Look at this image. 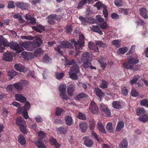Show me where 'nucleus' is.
Segmentation results:
<instances>
[{"label":"nucleus","mask_w":148,"mask_h":148,"mask_svg":"<svg viewBox=\"0 0 148 148\" xmlns=\"http://www.w3.org/2000/svg\"><path fill=\"white\" fill-rule=\"evenodd\" d=\"M78 118L79 119L82 120H85L86 119V116L85 114L80 112H79Z\"/></svg>","instance_id":"338daca9"},{"label":"nucleus","mask_w":148,"mask_h":148,"mask_svg":"<svg viewBox=\"0 0 148 148\" xmlns=\"http://www.w3.org/2000/svg\"><path fill=\"white\" fill-rule=\"evenodd\" d=\"M94 91L95 92L96 95L100 98L104 95V93L99 88H95Z\"/></svg>","instance_id":"cd10ccee"},{"label":"nucleus","mask_w":148,"mask_h":148,"mask_svg":"<svg viewBox=\"0 0 148 148\" xmlns=\"http://www.w3.org/2000/svg\"><path fill=\"white\" fill-rule=\"evenodd\" d=\"M56 114L57 116L61 115V114H63L64 112L62 108L59 107L56 108Z\"/></svg>","instance_id":"a19ab883"},{"label":"nucleus","mask_w":148,"mask_h":148,"mask_svg":"<svg viewBox=\"0 0 148 148\" xmlns=\"http://www.w3.org/2000/svg\"><path fill=\"white\" fill-rule=\"evenodd\" d=\"M100 87L103 88H107L108 83L106 82L105 81H102Z\"/></svg>","instance_id":"052dcab7"},{"label":"nucleus","mask_w":148,"mask_h":148,"mask_svg":"<svg viewBox=\"0 0 148 148\" xmlns=\"http://www.w3.org/2000/svg\"><path fill=\"white\" fill-rule=\"evenodd\" d=\"M128 146V142L126 140H123L120 144V148H126Z\"/></svg>","instance_id":"f704fd0d"},{"label":"nucleus","mask_w":148,"mask_h":148,"mask_svg":"<svg viewBox=\"0 0 148 148\" xmlns=\"http://www.w3.org/2000/svg\"><path fill=\"white\" fill-rule=\"evenodd\" d=\"M82 62L83 63V66L85 69L89 68L90 65L91 64V60Z\"/></svg>","instance_id":"ea45409f"},{"label":"nucleus","mask_w":148,"mask_h":148,"mask_svg":"<svg viewBox=\"0 0 148 148\" xmlns=\"http://www.w3.org/2000/svg\"><path fill=\"white\" fill-rule=\"evenodd\" d=\"M90 55L88 52H84L82 54L81 58L82 61H85L90 60Z\"/></svg>","instance_id":"4468645a"},{"label":"nucleus","mask_w":148,"mask_h":148,"mask_svg":"<svg viewBox=\"0 0 148 148\" xmlns=\"http://www.w3.org/2000/svg\"><path fill=\"white\" fill-rule=\"evenodd\" d=\"M16 112L19 114H22L23 115L25 119H27L29 118L27 112L24 107L21 108L18 107L16 110Z\"/></svg>","instance_id":"39448f33"},{"label":"nucleus","mask_w":148,"mask_h":148,"mask_svg":"<svg viewBox=\"0 0 148 148\" xmlns=\"http://www.w3.org/2000/svg\"><path fill=\"white\" fill-rule=\"evenodd\" d=\"M124 125L122 121H119L117 123L116 130L117 131H120L124 127Z\"/></svg>","instance_id":"e433bc0d"},{"label":"nucleus","mask_w":148,"mask_h":148,"mask_svg":"<svg viewBox=\"0 0 148 148\" xmlns=\"http://www.w3.org/2000/svg\"><path fill=\"white\" fill-rule=\"evenodd\" d=\"M18 141L22 145H25L26 144V140L24 136L20 134L18 136Z\"/></svg>","instance_id":"aec40b11"},{"label":"nucleus","mask_w":148,"mask_h":148,"mask_svg":"<svg viewBox=\"0 0 148 148\" xmlns=\"http://www.w3.org/2000/svg\"><path fill=\"white\" fill-rule=\"evenodd\" d=\"M121 42L120 40H114L112 42V44L115 47L119 48L121 46Z\"/></svg>","instance_id":"4c0bfd02"},{"label":"nucleus","mask_w":148,"mask_h":148,"mask_svg":"<svg viewBox=\"0 0 148 148\" xmlns=\"http://www.w3.org/2000/svg\"><path fill=\"white\" fill-rule=\"evenodd\" d=\"M35 144L38 147V148H47L42 140L40 139H38L36 140L35 143Z\"/></svg>","instance_id":"dca6fc26"},{"label":"nucleus","mask_w":148,"mask_h":148,"mask_svg":"<svg viewBox=\"0 0 148 148\" xmlns=\"http://www.w3.org/2000/svg\"><path fill=\"white\" fill-rule=\"evenodd\" d=\"M44 51L42 50L40 48H38L36 49L34 53V57H38L40 56L43 54Z\"/></svg>","instance_id":"393cba45"},{"label":"nucleus","mask_w":148,"mask_h":148,"mask_svg":"<svg viewBox=\"0 0 148 148\" xmlns=\"http://www.w3.org/2000/svg\"><path fill=\"white\" fill-rule=\"evenodd\" d=\"M0 52H2L4 49V47L8 46L11 49L14 50L17 53H20L24 49L22 47H20L15 42L9 43V42L2 36H0Z\"/></svg>","instance_id":"f257e3e1"},{"label":"nucleus","mask_w":148,"mask_h":148,"mask_svg":"<svg viewBox=\"0 0 148 148\" xmlns=\"http://www.w3.org/2000/svg\"><path fill=\"white\" fill-rule=\"evenodd\" d=\"M106 129L109 132H112L113 131V128L112 127V123L109 122L107 124Z\"/></svg>","instance_id":"37998d69"},{"label":"nucleus","mask_w":148,"mask_h":148,"mask_svg":"<svg viewBox=\"0 0 148 148\" xmlns=\"http://www.w3.org/2000/svg\"><path fill=\"white\" fill-rule=\"evenodd\" d=\"M56 130L60 134H64L67 132V130L66 127H62L57 128Z\"/></svg>","instance_id":"473e14b6"},{"label":"nucleus","mask_w":148,"mask_h":148,"mask_svg":"<svg viewBox=\"0 0 148 148\" xmlns=\"http://www.w3.org/2000/svg\"><path fill=\"white\" fill-rule=\"evenodd\" d=\"M127 61L133 65L138 63L139 62V60L136 58L129 56L127 57Z\"/></svg>","instance_id":"f3484780"},{"label":"nucleus","mask_w":148,"mask_h":148,"mask_svg":"<svg viewBox=\"0 0 148 148\" xmlns=\"http://www.w3.org/2000/svg\"><path fill=\"white\" fill-rule=\"evenodd\" d=\"M3 58L5 61H11L13 59V57L12 55L10 52H6L4 54Z\"/></svg>","instance_id":"f8f14e48"},{"label":"nucleus","mask_w":148,"mask_h":148,"mask_svg":"<svg viewBox=\"0 0 148 148\" xmlns=\"http://www.w3.org/2000/svg\"><path fill=\"white\" fill-rule=\"evenodd\" d=\"M100 108L101 111L104 112L107 116H111V111L107 106L103 105L102 103L101 104Z\"/></svg>","instance_id":"423d86ee"},{"label":"nucleus","mask_w":148,"mask_h":148,"mask_svg":"<svg viewBox=\"0 0 148 148\" xmlns=\"http://www.w3.org/2000/svg\"><path fill=\"white\" fill-rule=\"evenodd\" d=\"M113 107L115 108L119 109L121 107L120 103L118 101H114L112 103Z\"/></svg>","instance_id":"79ce46f5"},{"label":"nucleus","mask_w":148,"mask_h":148,"mask_svg":"<svg viewBox=\"0 0 148 148\" xmlns=\"http://www.w3.org/2000/svg\"><path fill=\"white\" fill-rule=\"evenodd\" d=\"M100 27L102 29H108L109 26L106 22H104L100 24Z\"/></svg>","instance_id":"c03bdc74"},{"label":"nucleus","mask_w":148,"mask_h":148,"mask_svg":"<svg viewBox=\"0 0 148 148\" xmlns=\"http://www.w3.org/2000/svg\"><path fill=\"white\" fill-rule=\"evenodd\" d=\"M35 119L36 122L37 123H41L43 120L42 117L39 115L36 116H35Z\"/></svg>","instance_id":"0e129e2a"},{"label":"nucleus","mask_w":148,"mask_h":148,"mask_svg":"<svg viewBox=\"0 0 148 148\" xmlns=\"http://www.w3.org/2000/svg\"><path fill=\"white\" fill-rule=\"evenodd\" d=\"M79 40L77 42H76L75 39L71 40V42L73 44L75 45V47L77 48L78 47L81 48L84 45V35L81 34L79 36Z\"/></svg>","instance_id":"7ed1b4c3"},{"label":"nucleus","mask_w":148,"mask_h":148,"mask_svg":"<svg viewBox=\"0 0 148 148\" xmlns=\"http://www.w3.org/2000/svg\"><path fill=\"white\" fill-rule=\"evenodd\" d=\"M20 129L21 132L24 134L27 133V131L26 129V124L25 125H23L19 127Z\"/></svg>","instance_id":"603ef678"},{"label":"nucleus","mask_w":148,"mask_h":148,"mask_svg":"<svg viewBox=\"0 0 148 148\" xmlns=\"http://www.w3.org/2000/svg\"><path fill=\"white\" fill-rule=\"evenodd\" d=\"M90 124L89 125V128L90 130H93L95 127V120L93 119H91L89 121Z\"/></svg>","instance_id":"de8ad7c7"},{"label":"nucleus","mask_w":148,"mask_h":148,"mask_svg":"<svg viewBox=\"0 0 148 148\" xmlns=\"http://www.w3.org/2000/svg\"><path fill=\"white\" fill-rule=\"evenodd\" d=\"M79 126L82 132H85L87 128V125L86 123L83 122L79 123Z\"/></svg>","instance_id":"b1692460"},{"label":"nucleus","mask_w":148,"mask_h":148,"mask_svg":"<svg viewBox=\"0 0 148 148\" xmlns=\"http://www.w3.org/2000/svg\"><path fill=\"white\" fill-rule=\"evenodd\" d=\"M8 75L10 77V79H11L16 75V72L13 70L9 71L8 72Z\"/></svg>","instance_id":"49530a36"},{"label":"nucleus","mask_w":148,"mask_h":148,"mask_svg":"<svg viewBox=\"0 0 148 148\" xmlns=\"http://www.w3.org/2000/svg\"><path fill=\"white\" fill-rule=\"evenodd\" d=\"M48 22L50 24L54 23V19L57 20L56 16L55 14H51L49 15L48 17Z\"/></svg>","instance_id":"c85d7f7f"},{"label":"nucleus","mask_w":148,"mask_h":148,"mask_svg":"<svg viewBox=\"0 0 148 148\" xmlns=\"http://www.w3.org/2000/svg\"><path fill=\"white\" fill-rule=\"evenodd\" d=\"M131 94L132 96L136 97L138 95V93L137 92L136 90L134 88H132Z\"/></svg>","instance_id":"69168bd1"},{"label":"nucleus","mask_w":148,"mask_h":148,"mask_svg":"<svg viewBox=\"0 0 148 148\" xmlns=\"http://www.w3.org/2000/svg\"><path fill=\"white\" fill-rule=\"evenodd\" d=\"M79 18L81 21L82 23L84 25H86L87 23H88V19H86L82 16H80L79 17Z\"/></svg>","instance_id":"5fc2aeb1"},{"label":"nucleus","mask_w":148,"mask_h":148,"mask_svg":"<svg viewBox=\"0 0 148 148\" xmlns=\"http://www.w3.org/2000/svg\"><path fill=\"white\" fill-rule=\"evenodd\" d=\"M28 84L26 80H22L19 82L15 83L13 84L14 87L18 91L22 90L23 87Z\"/></svg>","instance_id":"20e7f679"},{"label":"nucleus","mask_w":148,"mask_h":148,"mask_svg":"<svg viewBox=\"0 0 148 148\" xmlns=\"http://www.w3.org/2000/svg\"><path fill=\"white\" fill-rule=\"evenodd\" d=\"M14 67L17 71L25 73L27 71V69L21 64H17L14 65Z\"/></svg>","instance_id":"6e6552de"},{"label":"nucleus","mask_w":148,"mask_h":148,"mask_svg":"<svg viewBox=\"0 0 148 148\" xmlns=\"http://www.w3.org/2000/svg\"><path fill=\"white\" fill-rule=\"evenodd\" d=\"M94 6L96 7L99 10L102 8H103V7H105L104 5L100 1L97 2L94 5Z\"/></svg>","instance_id":"09e8293b"},{"label":"nucleus","mask_w":148,"mask_h":148,"mask_svg":"<svg viewBox=\"0 0 148 148\" xmlns=\"http://www.w3.org/2000/svg\"><path fill=\"white\" fill-rule=\"evenodd\" d=\"M89 109L93 114H96L98 113V108L95 103L92 101L90 104Z\"/></svg>","instance_id":"0eeeda50"},{"label":"nucleus","mask_w":148,"mask_h":148,"mask_svg":"<svg viewBox=\"0 0 148 148\" xmlns=\"http://www.w3.org/2000/svg\"><path fill=\"white\" fill-rule=\"evenodd\" d=\"M86 0H81L79 2L77 8L79 9L82 8V7L86 3Z\"/></svg>","instance_id":"864d4df0"},{"label":"nucleus","mask_w":148,"mask_h":148,"mask_svg":"<svg viewBox=\"0 0 148 148\" xmlns=\"http://www.w3.org/2000/svg\"><path fill=\"white\" fill-rule=\"evenodd\" d=\"M64 74L63 73H59L57 72L56 73V78L58 79H60L64 76Z\"/></svg>","instance_id":"680f3d73"},{"label":"nucleus","mask_w":148,"mask_h":148,"mask_svg":"<svg viewBox=\"0 0 148 148\" xmlns=\"http://www.w3.org/2000/svg\"><path fill=\"white\" fill-rule=\"evenodd\" d=\"M62 48H66L70 49H72L73 47V46L69 42L67 41H64L60 43Z\"/></svg>","instance_id":"2eb2a0df"},{"label":"nucleus","mask_w":148,"mask_h":148,"mask_svg":"<svg viewBox=\"0 0 148 148\" xmlns=\"http://www.w3.org/2000/svg\"><path fill=\"white\" fill-rule=\"evenodd\" d=\"M123 66L124 68L127 69H133L134 70H137L138 69H134L133 65L128 61L127 62H125L123 64Z\"/></svg>","instance_id":"5701e85b"},{"label":"nucleus","mask_w":148,"mask_h":148,"mask_svg":"<svg viewBox=\"0 0 148 148\" xmlns=\"http://www.w3.org/2000/svg\"><path fill=\"white\" fill-rule=\"evenodd\" d=\"M22 56L25 60H28L34 58L33 54L25 51H23L22 53Z\"/></svg>","instance_id":"9b49d317"},{"label":"nucleus","mask_w":148,"mask_h":148,"mask_svg":"<svg viewBox=\"0 0 148 148\" xmlns=\"http://www.w3.org/2000/svg\"><path fill=\"white\" fill-rule=\"evenodd\" d=\"M86 94L84 93H81L79 94L75 98V100H79L85 97Z\"/></svg>","instance_id":"3c124183"},{"label":"nucleus","mask_w":148,"mask_h":148,"mask_svg":"<svg viewBox=\"0 0 148 148\" xmlns=\"http://www.w3.org/2000/svg\"><path fill=\"white\" fill-rule=\"evenodd\" d=\"M66 86L65 84H61L58 87L60 93L66 92Z\"/></svg>","instance_id":"2f4dec72"},{"label":"nucleus","mask_w":148,"mask_h":148,"mask_svg":"<svg viewBox=\"0 0 148 148\" xmlns=\"http://www.w3.org/2000/svg\"><path fill=\"white\" fill-rule=\"evenodd\" d=\"M128 49V48L127 47H121L118 49L117 52L119 54H123L127 51Z\"/></svg>","instance_id":"72a5a7b5"},{"label":"nucleus","mask_w":148,"mask_h":148,"mask_svg":"<svg viewBox=\"0 0 148 148\" xmlns=\"http://www.w3.org/2000/svg\"><path fill=\"white\" fill-rule=\"evenodd\" d=\"M59 95L63 100H67L69 99V97L66 94V92L60 93Z\"/></svg>","instance_id":"a18cd8bd"},{"label":"nucleus","mask_w":148,"mask_h":148,"mask_svg":"<svg viewBox=\"0 0 148 148\" xmlns=\"http://www.w3.org/2000/svg\"><path fill=\"white\" fill-rule=\"evenodd\" d=\"M75 89V85L72 84L70 85L67 87V93L70 96H72L73 95V92Z\"/></svg>","instance_id":"9d476101"},{"label":"nucleus","mask_w":148,"mask_h":148,"mask_svg":"<svg viewBox=\"0 0 148 148\" xmlns=\"http://www.w3.org/2000/svg\"><path fill=\"white\" fill-rule=\"evenodd\" d=\"M97 127L99 131L102 133L103 134H106V131L104 127L101 123L99 122L98 123Z\"/></svg>","instance_id":"a878e982"},{"label":"nucleus","mask_w":148,"mask_h":148,"mask_svg":"<svg viewBox=\"0 0 148 148\" xmlns=\"http://www.w3.org/2000/svg\"><path fill=\"white\" fill-rule=\"evenodd\" d=\"M50 143L51 145H54L57 148H60V147L61 145L58 143L56 139L51 138L50 140Z\"/></svg>","instance_id":"c756f323"},{"label":"nucleus","mask_w":148,"mask_h":148,"mask_svg":"<svg viewBox=\"0 0 148 148\" xmlns=\"http://www.w3.org/2000/svg\"><path fill=\"white\" fill-rule=\"evenodd\" d=\"M140 104L142 106H145L148 108V100L146 99H144L141 101Z\"/></svg>","instance_id":"bf43d9fd"},{"label":"nucleus","mask_w":148,"mask_h":148,"mask_svg":"<svg viewBox=\"0 0 148 148\" xmlns=\"http://www.w3.org/2000/svg\"><path fill=\"white\" fill-rule=\"evenodd\" d=\"M79 72V68L77 64L71 66L69 74L70 77L72 79H76L77 78V75L73 72L78 73Z\"/></svg>","instance_id":"f03ea898"},{"label":"nucleus","mask_w":148,"mask_h":148,"mask_svg":"<svg viewBox=\"0 0 148 148\" xmlns=\"http://www.w3.org/2000/svg\"><path fill=\"white\" fill-rule=\"evenodd\" d=\"M84 145L87 147H90L93 144V141L88 138L85 137L83 138Z\"/></svg>","instance_id":"1a4fd4ad"},{"label":"nucleus","mask_w":148,"mask_h":148,"mask_svg":"<svg viewBox=\"0 0 148 148\" xmlns=\"http://www.w3.org/2000/svg\"><path fill=\"white\" fill-rule=\"evenodd\" d=\"M139 77L138 75L134 76L132 79L130 81V84H133L136 83Z\"/></svg>","instance_id":"13d9d810"},{"label":"nucleus","mask_w":148,"mask_h":148,"mask_svg":"<svg viewBox=\"0 0 148 148\" xmlns=\"http://www.w3.org/2000/svg\"><path fill=\"white\" fill-rule=\"evenodd\" d=\"M136 112L137 115L138 116L146 113L145 109L141 107L138 108L136 110Z\"/></svg>","instance_id":"c9c22d12"},{"label":"nucleus","mask_w":148,"mask_h":148,"mask_svg":"<svg viewBox=\"0 0 148 148\" xmlns=\"http://www.w3.org/2000/svg\"><path fill=\"white\" fill-rule=\"evenodd\" d=\"M64 120L66 124L68 125H71L73 123V119L72 118L69 116L66 117Z\"/></svg>","instance_id":"bb28decb"},{"label":"nucleus","mask_w":148,"mask_h":148,"mask_svg":"<svg viewBox=\"0 0 148 148\" xmlns=\"http://www.w3.org/2000/svg\"><path fill=\"white\" fill-rule=\"evenodd\" d=\"M96 45L99 47H104L106 46V45L101 41H95Z\"/></svg>","instance_id":"8fccbe9b"},{"label":"nucleus","mask_w":148,"mask_h":148,"mask_svg":"<svg viewBox=\"0 0 148 148\" xmlns=\"http://www.w3.org/2000/svg\"><path fill=\"white\" fill-rule=\"evenodd\" d=\"M38 134V137L40 138H44L46 136V133L42 131H40Z\"/></svg>","instance_id":"6e6d98bb"},{"label":"nucleus","mask_w":148,"mask_h":148,"mask_svg":"<svg viewBox=\"0 0 148 148\" xmlns=\"http://www.w3.org/2000/svg\"><path fill=\"white\" fill-rule=\"evenodd\" d=\"M122 93L124 95H127L128 94V91L125 87H122L121 88Z\"/></svg>","instance_id":"774afa93"},{"label":"nucleus","mask_w":148,"mask_h":148,"mask_svg":"<svg viewBox=\"0 0 148 148\" xmlns=\"http://www.w3.org/2000/svg\"><path fill=\"white\" fill-rule=\"evenodd\" d=\"M15 97L16 100L22 103H25L26 100V98L21 94L15 95Z\"/></svg>","instance_id":"ddd939ff"},{"label":"nucleus","mask_w":148,"mask_h":148,"mask_svg":"<svg viewBox=\"0 0 148 148\" xmlns=\"http://www.w3.org/2000/svg\"><path fill=\"white\" fill-rule=\"evenodd\" d=\"M16 124L18 125L19 126V127L23 125H25L26 124L25 121L23 118L21 117H18L17 118Z\"/></svg>","instance_id":"4be33fe9"},{"label":"nucleus","mask_w":148,"mask_h":148,"mask_svg":"<svg viewBox=\"0 0 148 148\" xmlns=\"http://www.w3.org/2000/svg\"><path fill=\"white\" fill-rule=\"evenodd\" d=\"M15 4L17 7L21 8L22 9H25L28 7V4L23 2H18Z\"/></svg>","instance_id":"a211bd4d"},{"label":"nucleus","mask_w":148,"mask_h":148,"mask_svg":"<svg viewBox=\"0 0 148 148\" xmlns=\"http://www.w3.org/2000/svg\"><path fill=\"white\" fill-rule=\"evenodd\" d=\"M51 60L50 58L47 55H45L43 58V62L45 63H47L49 62Z\"/></svg>","instance_id":"e2e57ef3"},{"label":"nucleus","mask_w":148,"mask_h":148,"mask_svg":"<svg viewBox=\"0 0 148 148\" xmlns=\"http://www.w3.org/2000/svg\"><path fill=\"white\" fill-rule=\"evenodd\" d=\"M140 15L145 19L148 18V16L146 14L147 11L146 8H140L139 9Z\"/></svg>","instance_id":"6ab92c4d"},{"label":"nucleus","mask_w":148,"mask_h":148,"mask_svg":"<svg viewBox=\"0 0 148 148\" xmlns=\"http://www.w3.org/2000/svg\"><path fill=\"white\" fill-rule=\"evenodd\" d=\"M21 38L23 40H32L34 39V37L30 36H21Z\"/></svg>","instance_id":"4d7b16f0"},{"label":"nucleus","mask_w":148,"mask_h":148,"mask_svg":"<svg viewBox=\"0 0 148 148\" xmlns=\"http://www.w3.org/2000/svg\"><path fill=\"white\" fill-rule=\"evenodd\" d=\"M92 30L93 31L98 33L100 35H102L103 34L102 31L100 29L99 26H93Z\"/></svg>","instance_id":"58836bf2"},{"label":"nucleus","mask_w":148,"mask_h":148,"mask_svg":"<svg viewBox=\"0 0 148 148\" xmlns=\"http://www.w3.org/2000/svg\"><path fill=\"white\" fill-rule=\"evenodd\" d=\"M30 43L29 41H26L25 42H22L21 44V46L24 47L25 50L28 51H30L32 49L30 48Z\"/></svg>","instance_id":"412c9836"},{"label":"nucleus","mask_w":148,"mask_h":148,"mask_svg":"<svg viewBox=\"0 0 148 148\" xmlns=\"http://www.w3.org/2000/svg\"><path fill=\"white\" fill-rule=\"evenodd\" d=\"M138 120L144 123L148 121V114H145L139 117L138 118Z\"/></svg>","instance_id":"7c9ffc66"}]
</instances>
